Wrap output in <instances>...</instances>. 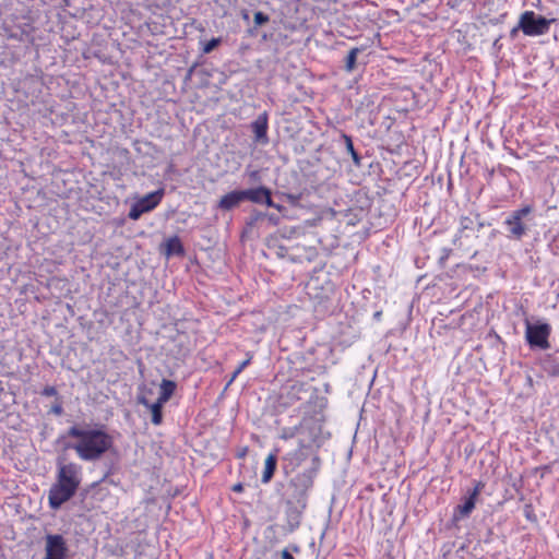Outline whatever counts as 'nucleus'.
Returning a JSON list of instances; mask_svg holds the SVG:
<instances>
[{
	"label": "nucleus",
	"mask_w": 559,
	"mask_h": 559,
	"mask_svg": "<svg viewBox=\"0 0 559 559\" xmlns=\"http://www.w3.org/2000/svg\"><path fill=\"white\" fill-rule=\"evenodd\" d=\"M68 436L76 440L72 449L78 456L87 462L100 459L114 444V438L103 426L91 428L74 425L69 428Z\"/></svg>",
	"instance_id": "1"
},
{
	"label": "nucleus",
	"mask_w": 559,
	"mask_h": 559,
	"mask_svg": "<svg viewBox=\"0 0 559 559\" xmlns=\"http://www.w3.org/2000/svg\"><path fill=\"white\" fill-rule=\"evenodd\" d=\"M81 484V466L76 463H59L56 483L48 491V503L52 510L59 509L78 491Z\"/></svg>",
	"instance_id": "2"
},
{
	"label": "nucleus",
	"mask_w": 559,
	"mask_h": 559,
	"mask_svg": "<svg viewBox=\"0 0 559 559\" xmlns=\"http://www.w3.org/2000/svg\"><path fill=\"white\" fill-rule=\"evenodd\" d=\"M556 19H546L542 15H536L534 11H524L519 21V27L526 36H540L549 32V27Z\"/></svg>",
	"instance_id": "3"
},
{
	"label": "nucleus",
	"mask_w": 559,
	"mask_h": 559,
	"mask_svg": "<svg viewBox=\"0 0 559 559\" xmlns=\"http://www.w3.org/2000/svg\"><path fill=\"white\" fill-rule=\"evenodd\" d=\"M551 326L548 323L531 324L526 322L525 337L532 347L548 349L550 347L549 336Z\"/></svg>",
	"instance_id": "4"
},
{
	"label": "nucleus",
	"mask_w": 559,
	"mask_h": 559,
	"mask_svg": "<svg viewBox=\"0 0 559 559\" xmlns=\"http://www.w3.org/2000/svg\"><path fill=\"white\" fill-rule=\"evenodd\" d=\"M532 212V207L526 205L522 209L513 211L504 221V225L508 228V237L520 240L527 230L526 225L523 223V218Z\"/></svg>",
	"instance_id": "5"
},
{
	"label": "nucleus",
	"mask_w": 559,
	"mask_h": 559,
	"mask_svg": "<svg viewBox=\"0 0 559 559\" xmlns=\"http://www.w3.org/2000/svg\"><path fill=\"white\" fill-rule=\"evenodd\" d=\"M68 545L60 534H47L45 536V557L43 559H67Z\"/></svg>",
	"instance_id": "6"
},
{
	"label": "nucleus",
	"mask_w": 559,
	"mask_h": 559,
	"mask_svg": "<svg viewBox=\"0 0 559 559\" xmlns=\"http://www.w3.org/2000/svg\"><path fill=\"white\" fill-rule=\"evenodd\" d=\"M306 448L307 445L301 441L298 449L283 456V469L286 475L296 472L307 460Z\"/></svg>",
	"instance_id": "7"
},
{
	"label": "nucleus",
	"mask_w": 559,
	"mask_h": 559,
	"mask_svg": "<svg viewBox=\"0 0 559 559\" xmlns=\"http://www.w3.org/2000/svg\"><path fill=\"white\" fill-rule=\"evenodd\" d=\"M243 199L253 203H264L267 206L275 207L278 211L282 209L281 205L275 204L272 200L271 190L266 187H258L248 190H242Z\"/></svg>",
	"instance_id": "8"
},
{
	"label": "nucleus",
	"mask_w": 559,
	"mask_h": 559,
	"mask_svg": "<svg viewBox=\"0 0 559 559\" xmlns=\"http://www.w3.org/2000/svg\"><path fill=\"white\" fill-rule=\"evenodd\" d=\"M242 201H245L242 190H234L219 199L217 207L223 211H230L237 207Z\"/></svg>",
	"instance_id": "9"
},
{
	"label": "nucleus",
	"mask_w": 559,
	"mask_h": 559,
	"mask_svg": "<svg viewBox=\"0 0 559 559\" xmlns=\"http://www.w3.org/2000/svg\"><path fill=\"white\" fill-rule=\"evenodd\" d=\"M277 453L278 449H275L274 451L270 452L264 461V469L262 473V483L267 484L271 481V479L274 476V473L276 471L277 465Z\"/></svg>",
	"instance_id": "10"
},
{
	"label": "nucleus",
	"mask_w": 559,
	"mask_h": 559,
	"mask_svg": "<svg viewBox=\"0 0 559 559\" xmlns=\"http://www.w3.org/2000/svg\"><path fill=\"white\" fill-rule=\"evenodd\" d=\"M254 138L257 141L263 143L267 142V116L266 114L260 115L251 124Z\"/></svg>",
	"instance_id": "11"
},
{
	"label": "nucleus",
	"mask_w": 559,
	"mask_h": 559,
	"mask_svg": "<svg viewBox=\"0 0 559 559\" xmlns=\"http://www.w3.org/2000/svg\"><path fill=\"white\" fill-rule=\"evenodd\" d=\"M165 191L163 188L142 197V213L155 209L162 201Z\"/></svg>",
	"instance_id": "12"
},
{
	"label": "nucleus",
	"mask_w": 559,
	"mask_h": 559,
	"mask_svg": "<svg viewBox=\"0 0 559 559\" xmlns=\"http://www.w3.org/2000/svg\"><path fill=\"white\" fill-rule=\"evenodd\" d=\"M176 388L177 384L175 381L163 379L159 384V392L156 401L163 404L167 403L174 395Z\"/></svg>",
	"instance_id": "13"
},
{
	"label": "nucleus",
	"mask_w": 559,
	"mask_h": 559,
	"mask_svg": "<svg viewBox=\"0 0 559 559\" xmlns=\"http://www.w3.org/2000/svg\"><path fill=\"white\" fill-rule=\"evenodd\" d=\"M164 253L167 257L183 255L185 249L181 240L177 236L168 238L165 242Z\"/></svg>",
	"instance_id": "14"
},
{
	"label": "nucleus",
	"mask_w": 559,
	"mask_h": 559,
	"mask_svg": "<svg viewBox=\"0 0 559 559\" xmlns=\"http://www.w3.org/2000/svg\"><path fill=\"white\" fill-rule=\"evenodd\" d=\"M476 503L472 499H465L463 504H459L454 510V519H463L469 516L475 509Z\"/></svg>",
	"instance_id": "15"
},
{
	"label": "nucleus",
	"mask_w": 559,
	"mask_h": 559,
	"mask_svg": "<svg viewBox=\"0 0 559 559\" xmlns=\"http://www.w3.org/2000/svg\"><path fill=\"white\" fill-rule=\"evenodd\" d=\"M151 413V420L154 425H160L163 421V403L155 402L151 405H147Z\"/></svg>",
	"instance_id": "16"
},
{
	"label": "nucleus",
	"mask_w": 559,
	"mask_h": 559,
	"mask_svg": "<svg viewBox=\"0 0 559 559\" xmlns=\"http://www.w3.org/2000/svg\"><path fill=\"white\" fill-rule=\"evenodd\" d=\"M318 466L306 471L305 473L297 476V480L306 488L311 487L313 484V477L316 475Z\"/></svg>",
	"instance_id": "17"
},
{
	"label": "nucleus",
	"mask_w": 559,
	"mask_h": 559,
	"mask_svg": "<svg viewBox=\"0 0 559 559\" xmlns=\"http://www.w3.org/2000/svg\"><path fill=\"white\" fill-rule=\"evenodd\" d=\"M343 139L345 141L346 150L350 154L353 160L356 164H359V159L360 158H359V155H358V153L356 152V150L354 147L352 138L349 135H347V134H343Z\"/></svg>",
	"instance_id": "18"
},
{
	"label": "nucleus",
	"mask_w": 559,
	"mask_h": 559,
	"mask_svg": "<svg viewBox=\"0 0 559 559\" xmlns=\"http://www.w3.org/2000/svg\"><path fill=\"white\" fill-rule=\"evenodd\" d=\"M358 52H359L358 48H353L348 52V55L346 57V70L347 71H352L355 68Z\"/></svg>",
	"instance_id": "19"
},
{
	"label": "nucleus",
	"mask_w": 559,
	"mask_h": 559,
	"mask_svg": "<svg viewBox=\"0 0 559 559\" xmlns=\"http://www.w3.org/2000/svg\"><path fill=\"white\" fill-rule=\"evenodd\" d=\"M305 391H306V383L295 382L289 386L288 394L293 395L295 400H299L300 397L298 396V394L301 392H305Z\"/></svg>",
	"instance_id": "20"
},
{
	"label": "nucleus",
	"mask_w": 559,
	"mask_h": 559,
	"mask_svg": "<svg viewBox=\"0 0 559 559\" xmlns=\"http://www.w3.org/2000/svg\"><path fill=\"white\" fill-rule=\"evenodd\" d=\"M252 359H253V354L251 352H248L246 354V359L242 360L236 368V374H240L243 371V369L247 368L251 364Z\"/></svg>",
	"instance_id": "21"
},
{
	"label": "nucleus",
	"mask_w": 559,
	"mask_h": 559,
	"mask_svg": "<svg viewBox=\"0 0 559 559\" xmlns=\"http://www.w3.org/2000/svg\"><path fill=\"white\" fill-rule=\"evenodd\" d=\"M219 43H221L219 38H212L204 45L203 52L210 53L213 49H215L219 45Z\"/></svg>",
	"instance_id": "22"
},
{
	"label": "nucleus",
	"mask_w": 559,
	"mask_h": 559,
	"mask_svg": "<svg viewBox=\"0 0 559 559\" xmlns=\"http://www.w3.org/2000/svg\"><path fill=\"white\" fill-rule=\"evenodd\" d=\"M253 20L255 25H262L269 22V16L265 13L259 11L254 13Z\"/></svg>",
	"instance_id": "23"
},
{
	"label": "nucleus",
	"mask_w": 559,
	"mask_h": 559,
	"mask_svg": "<svg viewBox=\"0 0 559 559\" xmlns=\"http://www.w3.org/2000/svg\"><path fill=\"white\" fill-rule=\"evenodd\" d=\"M129 216H130L132 219H138V218H140V201H135V202L132 204V207H131V210H130Z\"/></svg>",
	"instance_id": "24"
},
{
	"label": "nucleus",
	"mask_w": 559,
	"mask_h": 559,
	"mask_svg": "<svg viewBox=\"0 0 559 559\" xmlns=\"http://www.w3.org/2000/svg\"><path fill=\"white\" fill-rule=\"evenodd\" d=\"M473 224H474L473 219L468 216H463L460 219V225H461L462 229L472 228Z\"/></svg>",
	"instance_id": "25"
},
{
	"label": "nucleus",
	"mask_w": 559,
	"mask_h": 559,
	"mask_svg": "<svg viewBox=\"0 0 559 559\" xmlns=\"http://www.w3.org/2000/svg\"><path fill=\"white\" fill-rule=\"evenodd\" d=\"M296 432H297V427L289 428V429H284L282 435H281V438L284 439V440L294 438Z\"/></svg>",
	"instance_id": "26"
},
{
	"label": "nucleus",
	"mask_w": 559,
	"mask_h": 559,
	"mask_svg": "<svg viewBox=\"0 0 559 559\" xmlns=\"http://www.w3.org/2000/svg\"><path fill=\"white\" fill-rule=\"evenodd\" d=\"M41 394L45 396H56L58 394V391L55 386L47 385L43 389Z\"/></svg>",
	"instance_id": "27"
},
{
	"label": "nucleus",
	"mask_w": 559,
	"mask_h": 559,
	"mask_svg": "<svg viewBox=\"0 0 559 559\" xmlns=\"http://www.w3.org/2000/svg\"><path fill=\"white\" fill-rule=\"evenodd\" d=\"M484 488H485V484L483 481L478 480V481H475L473 490L480 493Z\"/></svg>",
	"instance_id": "28"
},
{
	"label": "nucleus",
	"mask_w": 559,
	"mask_h": 559,
	"mask_svg": "<svg viewBox=\"0 0 559 559\" xmlns=\"http://www.w3.org/2000/svg\"><path fill=\"white\" fill-rule=\"evenodd\" d=\"M281 559H295V558L287 549H283L281 551Z\"/></svg>",
	"instance_id": "29"
},
{
	"label": "nucleus",
	"mask_w": 559,
	"mask_h": 559,
	"mask_svg": "<svg viewBox=\"0 0 559 559\" xmlns=\"http://www.w3.org/2000/svg\"><path fill=\"white\" fill-rule=\"evenodd\" d=\"M479 495V492H476L475 490L472 489L468 493L467 499H472V501L476 503Z\"/></svg>",
	"instance_id": "30"
},
{
	"label": "nucleus",
	"mask_w": 559,
	"mask_h": 559,
	"mask_svg": "<svg viewBox=\"0 0 559 559\" xmlns=\"http://www.w3.org/2000/svg\"><path fill=\"white\" fill-rule=\"evenodd\" d=\"M243 485L241 483H237L231 487V490L234 492H242L243 491Z\"/></svg>",
	"instance_id": "31"
},
{
	"label": "nucleus",
	"mask_w": 559,
	"mask_h": 559,
	"mask_svg": "<svg viewBox=\"0 0 559 559\" xmlns=\"http://www.w3.org/2000/svg\"><path fill=\"white\" fill-rule=\"evenodd\" d=\"M239 374H236V370L231 373L228 382H227V386H229L238 377Z\"/></svg>",
	"instance_id": "32"
},
{
	"label": "nucleus",
	"mask_w": 559,
	"mask_h": 559,
	"mask_svg": "<svg viewBox=\"0 0 559 559\" xmlns=\"http://www.w3.org/2000/svg\"><path fill=\"white\" fill-rule=\"evenodd\" d=\"M53 412H55L56 414H58V415H59V414H61V412H62V407H61L60 405L55 406V407H53Z\"/></svg>",
	"instance_id": "33"
},
{
	"label": "nucleus",
	"mask_w": 559,
	"mask_h": 559,
	"mask_svg": "<svg viewBox=\"0 0 559 559\" xmlns=\"http://www.w3.org/2000/svg\"><path fill=\"white\" fill-rule=\"evenodd\" d=\"M521 29L519 25L511 29V36L514 37L518 34V31Z\"/></svg>",
	"instance_id": "34"
},
{
	"label": "nucleus",
	"mask_w": 559,
	"mask_h": 559,
	"mask_svg": "<svg viewBox=\"0 0 559 559\" xmlns=\"http://www.w3.org/2000/svg\"><path fill=\"white\" fill-rule=\"evenodd\" d=\"M269 219H270V222H272L273 224H277V222H278V217L273 216V215H271V216L269 217Z\"/></svg>",
	"instance_id": "35"
},
{
	"label": "nucleus",
	"mask_w": 559,
	"mask_h": 559,
	"mask_svg": "<svg viewBox=\"0 0 559 559\" xmlns=\"http://www.w3.org/2000/svg\"><path fill=\"white\" fill-rule=\"evenodd\" d=\"M319 461H320V460H319V457H318V456H314V457H313V462H314V463H317V465H319Z\"/></svg>",
	"instance_id": "36"
},
{
	"label": "nucleus",
	"mask_w": 559,
	"mask_h": 559,
	"mask_svg": "<svg viewBox=\"0 0 559 559\" xmlns=\"http://www.w3.org/2000/svg\"><path fill=\"white\" fill-rule=\"evenodd\" d=\"M141 403L147 405L143 397L141 400Z\"/></svg>",
	"instance_id": "37"
}]
</instances>
